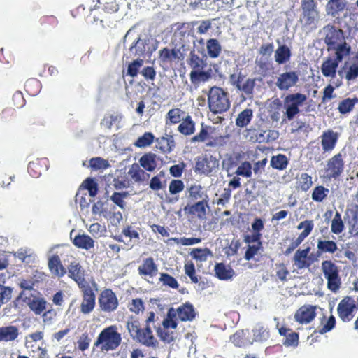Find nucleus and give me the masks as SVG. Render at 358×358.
<instances>
[{"mask_svg":"<svg viewBox=\"0 0 358 358\" xmlns=\"http://www.w3.org/2000/svg\"><path fill=\"white\" fill-rule=\"evenodd\" d=\"M187 61V64L192 69L189 78L192 84L196 85L201 83H205L211 78L212 69L207 68L206 62L196 55L194 51H191Z\"/></svg>","mask_w":358,"mask_h":358,"instance_id":"f257e3e1","label":"nucleus"},{"mask_svg":"<svg viewBox=\"0 0 358 358\" xmlns=\"http://www.w3.org/2000/svg\"><path fill=\"white\" fill-rule=\"evenodd\" d=\"M122 341L121 334L116 325H110L103 329L99 334L94 346L99 348L101 352L115 350Z\"/></svg>","mask_w":358,"mask_h":358,"instance_id":"f03ea898","label":"nucleus"},{"mask_svg":"<svg viewBox=\"0 0 358 358\" xmlns=\"http://www.w3.org/2000/svg\"><path fill=\"white\" fill-rule=\"evenodd\" d=\"M208 106L213 113L227 111L230 107L227 92L220 87H212L208 93Z\"/></svg>","mask_w":358,"mask_h":358,"instance_id":"7ed1b4c3","label":"nucleus"},{"mask_svg":"<svg viewBox=\"0 0 358 358\" xmlns=\"http://www.w3.org/2000/svg\"><path fill=\"white\" fill-rule=\"evenodd\" d=\"M321 269L327 280L328 289L336 292L341 284L337 266L330 260H325L322 262Z\"/></svg>","mask_w":358,"mask_h":358,"instance_id":"20e7f679","label":"nucleus"},{"mask_svg":"<svg viewBox=\"0 0 358 358\" xmlns=\"http://www.w3.org/2000/svg\"><path fill=\"white\" fill-rule=\"evenodd\" d=\"M307 100V96L301 93L288 94L284 99V107L286 110L285 115L289 120H293L296 115L299 113V106Z\"/></svg>","mask_w":358,"mask_h":358,"instance_id":"39448f33","label":"nucleus"},{"mask_svg":"<svg viewBox=\"0 0 358 358\" xmlns=\"http://www.w3.org/2000/svg\"><path fill=\"white\" fill-rule=\"evenodd\" d=\"M99 305L102 311L111 313L118 307V299L115 294L109 289L103 290L98 299Z\"/></svg>","mask_w":358,"mask_h":358,"instance_id":"423d86ee","label":"nucleus"},{"mask_svg":"<svg viewBox=\"0 0 358 358\" xmlns=\"http://www.w3.org/2000/svg\"><path fill=\"white\" fill-rule=\"evenodd\" d=\"M357 310L355 301L350 297H345L338 305L337 312L339 317L344 322L350 321Z\"/></svg>","mask_w":358,"mask_h":358,"instance_id":"0eeeda50","label":"nucleus"},{"mask_svg":"<svg viewBox=\"0 0 358 358\" xmlns=\"http://www.w3.org/2000/svg\"><path fill=\"white\" fill-rule=\"evenodd\" d=\"M219 166V161L216 157L206 155L204 157L199 158L196 162L195 171L205 175H208L216 171Z\"/></svg>","mask_w":358,"mask_h":358,"instance_id":"6e6552de","label":"nucleus"},{"mask_svg":"<svg viewBox=\"0 0 358 358\" xmlns=\"http://www.w3.org/2000/svg\"><path fill=\"white\" fill-rule=\"evenodd\" d=\"M230 82L236 88L245 94L248 97H251L255 84V79L245 78L239 75H231L230 77Z\"/></svg>","mask_w":358,"mask_h":358,"instance_id":"1a4fd4ad","label":"nucleus"},{"mask_svg":"<svg viewBox=\"0 0 358 358\" xmlns=\"http://www.w3.org/2000/svg\"><path fill=\"white\" fill-rule=\"evenodd\" d=\"M344 163L341 152L329 159L327 164V176L329 178H338L343 171Z\"/></svg>","mask_w":358,"mask_h":358,"instance_id":"9d476101","label":"nucleus"},{"mask_svg":"<svg viewBox=\"0 0 358 358\" xmlns=\"http://www.w3.org/2000/svg\"><path fill=\"white\" fill-rule=\"evenodd\" d=\"M318 19V12L314 0H303L301 22L305 25L315 24Z\"/></svg>","mask_w":358,"mask_h":358,"instance_id":"9b49d317","label":"nucleus"},{"mask_svg":"<svg viewBox=\"0 0 358 358\" xmlns=\"http://www.w3.org/2000/svg\"><path fill=\"white\" fill-rule=\"evenodd\" d=\"M299 82V75L295 71L280 73L276 80L275 85L280 90H288Z\"/></svg>","mask_w":358,"mask_h":358,"instance_id":"f8f14e48","label":"nucleus"},{"mask_svg":"<svg viewBox=\"0 0 358 358\" xmlns=\"http://www.w3.org/2000/svg\"><path fill=\"white\" fill-rule=\"evenodd\" d=\"M310 250V247L303 250L298 249L292 258L293 266L299 270L310 267L313 262L311 257L309 256Z\"/></svg>","mask_w":358,"mask_h":358,"instance_id":"ddd939ff","label":"nucleus"},{"mask_svg":"<svg viewBox=\"0 0 358 358\" xmlns=\"http://www.w3.org/2000/svg\"><path fill=\"white\" fill-rule=\"evenodd\" d=\"M74 232V229H72L70 233V238L76 248L87 251L94 249L95 241L91 236L84 232L78 233L73 236Z\"/></svg>","mask_w":358,"mask_h":358,"instance_id":"4468645a","label":"nucleus"},{"mask_svg":"<svg viewBox=\"0 0 358 358\" xmlns=\"http://www.w3.org/2000/svg\"><path fill=\"white\" fill-rule=\"evenodd\" d=\"M68 275L73 279L80 287H85L86 281L85 271L77 262H72L68 267Z\"/></svg>","mask_w":358,"mask_h":358,"instance_id":"2eb2a0df","label":"nucleus"},{"mask_svg":"<svg viewBox=\"0 0 358 358\" xmlns=\"http://www.w3.org/2000/svg\"><path fill=\"white\" fill-rule=\"evenodd\" d=\"M138 273L145 280L149 281L148 278H152L157 273V266L152 258L149 257L143 260L142 264L138 268Z\"/></svg>","mask_w":358,"mask_h":358,"instance_id":"dca6fc26","label":"nucleus"},{"mask_svg":"<svg viewBox=\"0 0 358 358\" xmlns=\"http://www.w3.org/2000/svg\"><path fill=\"white\" fill-rule=\"evenodd\" d=\"M338 136L339 135L338 133L330 129L322 133L320 138L321 145L324 153L331 152L334 149L338 139Z\"/></svg>","mask_w":358,"mask_h":358,"instance_id":"f3484780","label":"nucleus"},{"mask_svg":"<svg viewBox=\"0 0 358 358\" xmlns=\"http://www.w3.org/2000/svg\"><path fill=\"white\" fill-rule=\"evenodd\" d=\"M95 294L93 290L87 287L83 289V301L80 304V311L84 314L90 313L94 308Z\"/></svg>","mask_w":358,"mask_h":358,"instance_id":"a211bd4d","label":"nucleus"},{"mask_svg":"<svg viewBox=\"0 0 358 358\" xmlns=\"http://www.w3.org/2000/svg\"><path fill=\"white\" fill-rule=\"evenodd\" d=\"M315 317V308L311 306H303L295 313V320L299 324H308Z\"/></svg>","mask_w":358,"mask_h":358,"instance_id":"6ab92c4d","label":"nucleus"},{"mask_svg":"<svg viewBox=\"0 0 358 358\" xmlns=\"http://www.w3.org/2000/svg\"><path fill=\"white\" fill-rule=\"evenodd\" d=\"M323 31L325 34L324 42L331 48L337 45L338 41L343 35L342 30H337L333 26L329 25L325 27L323 29Z\"/></svg>","mask_w":358,"mask_h":358,"instance_id":"aec40b11","label":"nucleus"},{"mask_svg":"<svg viewBox=\"0 0 358 358\" xmlns=\"http://www.w3.org/2000/svg\"><path fill=\"white\" fill-rule=\"evenodd\" d=\"M134 340L148 347H155L157 344V341L154 338L151 329L149 327L141 329V331Z\"/></svg>","mask_w":358,"mask_h":358,"instance_id":"412c9836","label":"nucleus"},{"mask_svg":"<svg viewBox=\"0 0 358 358\" xmlns=\"http://www.w3.org/2000/svg\"><path fill=\"white\" fill-rule=\"evenodd\" d=\"M48 268L52 274L57 277L64 276L66 271L61 263L60 258L58 255H52L48 259Z\"/></svg>","mask_w":358,"mask_h":358,"instance_id":"4be33fe9","label":"nucleus"},{"mask_svg":"<svg viewBox=\"0 0 358 358\" xmlns=\"http://www.w3.org/2000/svg\"><path fill=\"white\" fill-rule=\"evenodd\" d=\"M19 335L18 328L10 325L0 327V342H10L15 341Z\"/></svg>","mask_w":358,"mask_h":358,"instance_id":"5701e85b","label":"nucleus"},{"mask_svg":"<svg viewBox=\"0 0 358 358\" xmlns=\"http://www.w3.org/2000/svg\"><path fill=\"white\" fill-rule=\"evenodd\" d=\"M291 50L285 44H280L274 53L275 61L278 64H284L290 60Z\"/></svg>","mask_w":358,"mask_h":358,"instance_id":"b1692460","label":"nucleus"},{"mask_svg":"<svg viewBox=\"0 0 358 358\" xmlns=\"http://www.w3.org/2000/svg\"><path fill=\"white\" fill-rule=\"evenodd\" d=\"M338 62L336 59H328L324 61L321 65V72L324 77L334 78L336 75V70Z\"/></svg>","mask_w":358,"mask_h":358,"instance_id":"393cba45","label":"nucleus"},{"mask_svg":"<svg viewBox=\"0 0 358 358\" xmlns=\"http://www.w3.org/2000/svg\"><path fill=\"white\" fill-rule=\"evenodd\" d=\"M185 196L190 199L192 201L198 199H206L208 198L207 194L203 190V187L200 185H192L185 192Z\"/></svg>","mask_w":358,"mask_h":358,"instance_id":"a878e982","label":"nucleus"},{"mask_svg":"<svg viewBox=\"0 0 358 358\" xmlns=\"http://www.w3.org/2000/svg\"><path fill=\"white\" fill-rule=\"evenodd\" d=\"M215 276L222 280H227L234 275V271L227 265L223 263H217L215 266L214 268Z\"/></svg>","mask_w":358,"mask_h":358,"instance_id":"bb28decb","label":"nucleus"},{"mask_svg":"<svg viewBox=\"0 0 358 358\" xmlns=\"http://www.w3.org/2000/svg\"><path fill=\"white\" fill-rule=\"evenodd\" d=\"M176 313V318L178 317L181 321L192 320L194 316L195 313L192 305L189 303L184 304L177 309H175Z\"/></svg>","mask_w":358,"mask_h":358,"instance_id":"cd10ccee","label":"nucleus"},{"mask_svg":"<svg viewBox=\"0 0 358 358\" xmlns=\"http://www.w3.org/2000/svg\"><path fill=\"white\" fill-rule=\"evenodd\" d=\"M346 6L345 0H329L326 6L328 15L337 17L338 13L343 11Z\"/></svg>","mask_w":358,"mask_h":358,"instance_id":"c85d7f7f","label":"nucleus"},{"mask_svg":"<svg viewBox=\"0 0 358 358\" xmlns=\"http://www.w3.org/2000/svg\"><path fill=\"white\" fill-rule=\"evenodd\" d=\"M178 131L183 135L189 136L195 131V122L190 115L185 116L178 127Z\"/></svg>","mask_w":358,"mask_h":358,"instance_id":"c756f323","label":"nucleus"},{"mask_svg":"<svg viewBox=\"0 0 358 358\" xmlns=\"http://www.w3.org/2000/svg\"><path fill=\"white\" fill-rule=\"evenodd\" d=\"M317 253L334 254L337 250L338 246L336 242L330 240L318 239L317 243Z\"/></svg>","mask_w":358,"mask_h":358,"instance_id":"7c9ffc66","label":"nucleus"},{"mask_svg":"<svg viewBox=\"0 0 358 358\" xmlns=\"http://www.w3.org/2000/svg\"><path fill=\"white\" fill-rule=\"evenodd\" d=\"M156 157L155 154L148 152L140 158L139 163L145 170L152 171L157 166Z\"/></svg>","mask_w":358,"mask_h":358,"instance_id":"2f4dec72","label":"nucleus"},{"mask_svg":"<svg viewBox=\"0 0 358 358\" xmlns=\"http://www.w3.org/2000/svg\"><path fill=\"white\" fill-rule=\"evenodd\" d=\"M46 301L38 296L36 299H32L29 301L27 306L32 310L36 315L41 314L46 308Z\"/></svg>","mask_w":358,"mask_h":358,"instance_id":"473e14b6","label":"nucleus"},{"mask_svg":"<svg viewBox=\"0 0 358 358\" xmlns=\"http://www.w3.org/2000/svg\"><path fill=\"white\" fill-rule=\"evenodd\" d=\"M253 341L255 342H264L270 337L268 330L261 324H257L253 330Z\"/></svg>","mask_w":358,"mask_h":358,"instance_id":"72a5a7b5","label":"nucleus"},{"mask_svg":"<svg viewBox=\"0 0 358 358\" xmlns=\"http://www.w3.org/2000/svg\"><path fill=\"white\" fill-rule=\"evenodd\" d=\"M206 49L208 56L213 59L217 58L222 52V46L215 38H210L207 41Z\"/></svg>","mask_w":358,"mask_h":358,"instance_id":"f704fd0d","label":"nucleus"},{"mask_svg":"<svg viewBox=\"0 0 358 358\" xmlns=\"http://www.w3.org/2000/svg\"><path fill=\"white\" fill-rule=\"evenodd\" d=\"M208 200L209 199L201 200L194 205L189 207L190 213H197V216L200 219H203L206 215V207H208Z\"/></svg>","mask_w":358,"mask_h":358,"instance_id":"c9c22d12","label":"nucleus"},{"mask_svg":"<svg viewBox=\"0 0 358 358\" xmlns=\"http://www.w3.org/2000/svg\"><path fill=\"white\" fill-rule=\"evenodd\" d=\"M336 51V60L341 62L345 57L348 56L351 51V48L346 42L338 43L334 47H331Z\"/></svg>","mask_w":358,"mask_h":358,"instance_id":"e433bc0d","label":"nucleus"},{"mask_svg":"<svg viewBox=\"0 0 358 358\" xmlns=\"http://www.w3.org/2000/svg\"><path fill=\"white\" fill-rule=\"evenodd\" d=\"M357 103H358V98L345 99L338 103V110L341 114H348L353 110Z\"/></svg>","mask_w":358,"mask_h":358,"instance_id":"4c0bfd02","label":"nucleus"},{"mask_svg":"<svg viewBox=\"0 0 358 358\" xmlns=\"http://www.w3.org/2000/svg\"><path fill=\"white\" fill-rule=\"evenodd\" d=\"M289 163L287 157L282 154L272 156L271 159V166L277 170H285Z\"/></svg>","mask_w":358,"mask_h":358,"instance_id":"58836bf2","label":"nucleus"},{"mask_svg":"<svg viewBox=\"0 0 358 358\" xmlns=\"http://www.w3.org/2000/svg\"><path fill=\"white\" fill-rule=\"evenodd\" d=\"M190 256L200 262H206L208 257H212L213 253L208 248H194L191 252Z\"/></svg>","mask_w":358,"mask_h":358,"instance_id":"ea45409f","label":"nucleus"},{"mask_svg":"<svg viewBox=\"0 0 358 358\" xmlns=\"http://www.w3.org/2000/svg\"><path fill=\"white\" fill-rule=\"evenodd\" d=\"M253 112L251 109L247 108L241 112L236 120V124L238 127H244L251 121Z\"/></svg>","mask_w":358,"mask_h":358,"instance_id":"a19ab883","label":"nucleus"},{"mask_svg":"<svg viewBox=\"0 0 358 358\" xmlns=\"http://www.w3.org/2000/svg\"><path fill=\"white\" fill-rule=\"evenodd\" d=\"M15 256L25 263H31L34 260L33 251L29 248H20L15 253Z\"/></svg>","mask_w":358,"mask_h":358,"instance_id":"79ce46f5","label":"nucleus"},{"mask_svg":"<svg viewBox=\"0 0 358 358\" xmlns=\"http://www.w3.org/2000/svg\"><path fill=\"white\" fill-rule=\"evenodd\" d=\"M344 230V224L341 215L336 211L334 217L331 220V231L335 234H339Z\"/></svg>","mask_w":358,"mask_h":358,"instance_id":"37998d69","label":"nucleus"},{"mask_svg":"<svg viewBox=\"0 0 358 358\" xmlns=\"http://www.w3.org/2000/svg\"><path fill=\"white\" fill-rule=\"evenodd\" d=\"M314 227V223L313 220H305L301 222L296 227L297 229H303V231L299 235V237L303 238V240L307 238L311 231H313Z\"/></svg>","mask_w":358,"mask_h":358,"instance_id":"c03bdc74","label":"nucleus"},{"mask_svg":"<svg viewBox=\"0 0 358 358\" xmlns=\"http://www.w3.org/2000/svg\"><path fill=\"white\" fill-rule=\"evenodd\" d=\"M266 131L263 130H256L252 129L248 130V136L250 137V141L253 143H266Z\"/></svg>","mask_w":358,"mask_h":358,"instance_id":"a18cd8bd","label":"nucleus"},{"mask_svg":"<svg viewBox=\"0 0 358 358\" xmlns=\"http://www.w3.org/2000/svg\"><path fill=\"white\" fill-rule=\"evenodd\" d=\"M154 138L155 136L152 133L145 132L143 136L138 138L134 143V145L141 148H145L152 143Z\"/></svg>","mask_w":358,"mask_h":358,"instance_id":"49530a36","label":"nucleus"},{"mask_svg":"<svg viewBox=\"0 0 358 358\" xmlns=\"http://www.w3.org/2000/svg\"><path fill=\"white\" fill-rule=\"evenodd\" d=\"M145 44L146 41L145 40L138 38L137 40L133 43L129 50L131 52L134 53V56L140 57L143 55L145 51Z\"/></svg>","mask_w":358,"mask_h":358,"instance_id":"de8ad7c7","label":"nucleus"},{"mask_svg":"<svg viewBox=\"0 0 358 358\" xmlns=\"http://www.w3.org/2000/svg\"><path fill=\"white\" fill-rule=\"evenodd\" d=\"M329 192V189L323 186H317L313 191L312 199L317 202H322L327 197Z\"/></svg>","mask_w":358,"mask_h":358,"instance_id":"09e8293b","label":"nucleus"},{"mask_svg":"<svg viewBox=\"0 0 358 358\" xmlns=\"http://www.w3.org/2000/svg\"><path fill=\"white\" fill-rule=\"evenodd\" d=\"M176 313L175 309L171 308L169 310L167 313V317L163 321L162 324L164 328L176 329L177 327Z\"/></svg>","mask_w":358,"mask_h":358,"instance_id":"8fccbe9b","label":"nucleus"},{"mask_svg":"<svg viewBox=\"0 0 358 358\" xmlns=\"http://www.w3.org/2000/svg\"><path fill=\"white\" fill-rule=\"evenodd\" d=\"M183 115H185L184 111L179 108H173L168 112L166 117L169 120L171 123L176 124L180 122L185 118V117L182 116Z\"/></svg>","mask_w":358,"mask_h":358,"instance_id":"3c124183","label":"nucleus"},{"mask_svg":"<svg viewBox=\"0 0 358 358\" xmlns=\"http://www.w3.org/2000/svg\"><path fill=\"white\" fill-rule=\"evenodd\" d=\"M39 292L36 289L30 290H22L18 295L17 300H22L26 304L29 303V301H31L32 299H36L39 296Z\"/></svg>","mask_w":358,"mask_h":358,"instance_id":"603ef678","label":"nucleus"},{"mask_svg":"<svg viewBox=\"0 0 358 358\" xmlns=\"http://www.w3.org/2000/svg\"><path fill=\"white\" fill-rule=\"evenodd\" d=\"M252 164L249 162H244L241 163L236 171V174L245 178H250L252 176Z\"/></svg>","mask_w":358,"mask_h":358,"instance_id":"864d4df0","label":"nucleus"},{"mask_svg":"<svg viewBox=\"0 0 358 358\" xmlns=\"http://www.w3.org/2000/svg\"><path fill=\"white\" fill-rule=\"evenodd\" d=\"M128 174L135 182H140L143 180L145 171L138 164H133Z\"/></svg>","mask_w":358,"mask_h":358,"instance_id":"5fc2aeb1","label":"nucleus"},{"mask_svg":"<svg viewBox=\"0 0 358 358\" xmlns=\"http://www.w3.org/2000/svg\"><path fill=\"white\" fill-rule=\"evenodd\" d=\"M126 327L131 337L134 340L141 329L139 322L134 320H128Z\"/></svg>","mask_w":358,"mask_h":358,"instance_id":"6e6d98bb","label":"nucleus"},{"mask_svg":"<svg viewBox=\"0 0 358 358\" xmlns=\"http://www.w3.org/2000/svg\"><path fill=\"white\" fill-rule=\"evenodd\" d=\"M159 143L162 145L165 151L169 152L173 150L176 145L173 136L167 134L159 140Z\"/></svg>","mask_w":358,"mask_h":358,"instance_id":"4d7b16f0","label":"nucleus"},{"mask_svg":"<svg viewBox=\"0 0 358 358\" xmlns=\"http://www.w3.org/2000/svg\"><path fill=\"white\" fill-rule=\"evenodd\" d=\"M90 164L94 170L106 169L110 166L108 162L101 157L92 158Z\"/></svg>","mask_w":358,"mask_h":358,"instance_id":"13d9d810","label":"nucleus"},{"mask_svg":"<svg viewBox=\"0 0 358 358\" xmlns=\"http://www.w3.org/2000/svg\"><path fill=\"white\" fill-rule=\"evenodd\" d=\"M159 281L163 283L164 285L168 286L173 289H177L178 287V283L177 280L171 275L167 273H161Z\"/></svg>","mask_w":358,"mask_h":358,"instance_id":"bf43d9fd","label":"nucleus"},{"mask_svg":"<svg viewBox=\"0 0 358 358\" xmlns=\"http://www.w3.org/2000/svg\"><path fill=\"white\" fill-rule=\"evenodd\" d=\"M143 60L141 59H137L131 62L127 69V75L131 77H136L138 73L139 69L143 66Z\"/></svg>","mask_w":358,"mask_h":358,"instance_id":"052dcab7","label":"nucleus"},{"mask_svg":"<svg viewBox=\"0 0 358 358\" xmlns=\"http://www.w3.org/2000/svg\"><path fill=\"white\" fill-rule=\"evenodd\" d=\"M13 289L0 283V302L3 304L10 301L12 297Z\"/></svg>","mask_w":358,"mask_h":358,"instance_id":"680f3d73","label":"nucleus"},{"mask_svg":"<svg viewBox=\"0 0 358 358\" xmlns=\"http://www.w3.org/2000/svg\"><path fill=\"white\" fill-rule=\"evenodd\" d=\"M199 8L207 10L215 11L221 8L217 0H206L203 2H199Z\"/></svg>","mask_w":358,"mask_h":358,"instance_id":"e2e57ef3","label":"nucleus"},{"mask_svg":"<svg viewBox=\"0 0 358 358\" xmlns=\"http://www.w3.org/2000/svg\"><path fill=\"white\" fill-rule=\"evenodd\" d=\"M127 196V192H115L110 196V200L119 206L121 209H124L125 208V202L124 201V199Z\"/></svg>","mask_w":358,"mask_h":358,"instance_id":"0e129e2a","label":"nucleus"},{"mask_svg":"<svg viewBox=\"0 0 358 358\" xmlns=\"http://www.w3.org/2000/svg\"><path fill=\"white\" fill-rule=\"evenodd\" d=\"M184 188V182L180 180H172L169 186V190L171 194H176L182 192Z\"/></svg>","mask_w":358,"mask_h":358,"instance_id":"69168bd1","label":"nucleus"},{"mask_svg":"<svg viewBox=\"0 0 358 358\" xmlns=\"http://www.w3.org/2000/svg\"><path fill=\"white\" fill-rule=\"evenodd\" d=\"M83 186L88 190L90 196L94 197L97 194V184L92 178H87L83 183Z\"/></svg>","mask_w":358,"mask_h":358,"instance_id":"338daca9","label":"nucleus"},{"mask_svg":"<svg viewBox=\"0 0 358 358\" xmlns=\"http://www.w3.org/2000/svg\"><path fill=\"white\" fill-rule=\"evenodd\" d=\"M358 77V62L350 65L346 71L345 79L348 81L354 80Z\"/></svg>","mask_w":358,"mask_h":358,"instance_id":"774afa93","label":"nucleus"}]
</instances>
